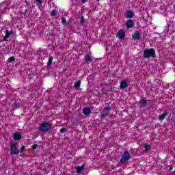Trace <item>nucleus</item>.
<instances>
[{
	"label": "nucleus",
	"instance_id": "nucleus-9",
	"mask_svg": "<svg viewBox=\"0 0 175 175\" xmlns=\"http://www.w3.org/2000/svg\"><path fill=\"white\" fill-rule=\"evenodd\" d=\"M132 38L134 40H139L140 39V32L135 31L134 33L132 34Z\"/></svg>",
	"mask_w": 175,
	"mask_h": 175
},
{
	"label": "nucleus",
	"instance_id": "nucleus-23",
	"mask_svg": "<svg viewBox=\"0 0 175 175\" xmlns=\"http://www.w3.org/2000/svg\"><path fill=\"white\" fill-rule=\"evenodd\" d=\"M14 107L16 109H18V107H20V104H19V103H14Z\"/></svg>",
	"mask_w": 175,
	"mask_h": 175
},
{
	"label": "nucleus",
	"instance_id": "nucleus-16",
	"mask_svg": "<svg viewBox=\"0 0 175 175\" xmlns=\"http://www.w3.org/2000/svg\"><path fill=\"white\" fill-rule=\"evenodd\" d=\"M146 105H147V100H141L139 101L140 107H145Z\"/></svg>",
	"mask_w": 175,
	"mask_h": 175
},
{
	"label": "nucleus",
	"instance_id": "nucleus-20",
	"mask_svg": "<svg viewBox=\"0 0 175 175\" xmlns=\"http://www.w3.org/2000/svg\"><path fill=\"white\" fill-rule=\"evenodd\" d=\"M16 59V57H14V56H12L8 58V62H13L14 60Z\"/></svg>",
	"mask_w": 175,
	"mask_h": 175
},
{
	"label": "nucleus",
	"instance_id": "nucleus-11",
	"mask_svg": "<svg viewBox=\"0 0 175 175\" xmlns=\"http://www.w3.org/2000/svg\"><path fill=\"white\" fill-rule=\"evenodd\" d=\"M128 87V82L126 81L123 80L120 82V88L121 90H125Z\"/></svg>",
	"mask_w": 175,
	"mask_h": 175
},
{
	"label": "nucleus",
	"instance_id": "nucleus-13",
	"mask_svg": "<svg viewBox=\"0 0 175 175\" xmlns=\"http://www.w3.org/2000/svg\"><path fill=\"white\" fill-rule=\"evenodd\" d=\"M135 16V13L129 10L126 12V18H132Z\"/></svg>",
	"mask_w": 175,
	"mask_h": 175
},
{
	"label": "nucleus",
	"instance_id": "nucleus-18",
	"mask_svg": "<svg viewBox=\"0 0 175 175\" xmlns=\"http://www.w3.org/2000/svg\"><path fill=\"white\" fill-rule=\"evenodd\" d=\"M144 146L145 151H148V150H151V146H150L149 144H144Z\"/></svg>",
	"mask_w": 175,
	"mask_h": 175
},
{
	"label": "nucleus",
	"instance_id": "nucleus-6",
	"mask_svg": "<svg viewBox=\"0 0 175 175\" xmlns=\"http://www.w3.org/2000/svg\"><path fill=\"white\" fill-rule=\"evenodd\" d=\"M117 38L124 39V38H125V31L122 29H120L117 33Z\"/></svg>",
	"mask_w": 175,
	"mask_h": 175
},
{
	"label": "nucleus",
	"instance_id": "nucleus-3",
	"mask_svg": "<svg viewBox=\"0 0 175 175\" xmlns=\"http://www.w3.org/2000/svg\"><path fill=\"white\" fill-rule=\"evenodd\" d=\"M131 159V154H129V152L128 150H126L123 152V154L121 156L120 162L122 165L126 163Z\"/></svg>",
	"mask_w": 175,
	"mask_h": 175
},
{
	"label": "nucleus",
	"instance_id": "nucleus-2",
	"mask_svg": "<svg viewBox=\"0 0 175 175\" xmlns=\"http://www.w3.org/2000/svg\"><path fill=\"white\" fill-rule=\"evenodd\" d=\"M155 49H149L144 51V58H155Z\"/></svg>",
	"mask_w": 175,
	"mask_h": 175
},
{
	"label": "nucleus",
	"instance_id": "nucleus-24",
	"mask_svg": "<svg viewBox=\"0 0 175 175\" xmlns=\"http://www.w3.org/2000/svg\"><path fill=\"white\" fill-rule=\"evenodd\" d=\"M62 23L65 25V24H66V18L64 17L62 18Z\"/></svg>",
	"mask_w": 175,
	"mask_h": 175
},
{
	"label": "nucleus",
	"instance_id": "nucleus-7",
	"mask_svg": "<svg viewBox=\"0 0 175 175\" xmlns=\"http://www.w3.org/2000/svg\"><path fill=\"white\" fill-rule=\"evenodd\" d=\"M134 25H135V23L133 22V20H132V19L128 20L126 23V27L129 29L131 28H133Z\"/></svg>",
	"mask_w": 175,
	"mask_h": 175
},
{
	"label": "nucleus",
	"instance_id": "nucleus-19",
	"mask_svg": "<svg viewBox=\"0 0 175 175\" xmlns=\"http://www.w3.org/2000/svg\"><path fill=\"white\" fill-rule=\"evenodd\" d=\"M53 57L52 56L49 57V61H48V66H50V65L53 64Z\"/></svg>",
	"mask_w": 175,
	"mask_h": 175
},
{
	"label": "nucleus",
	"instance_id": "nucleus-8",
	"mask_svg": "<svg viewBox=\"0 0 175 175\" xmlns=\"http://www.w3.org/2000/svg\"><path fill=\"white\" fill-rule=\"evenodd\" d=\"M82 113L84 114V116H90L92 111H91V108L85 107L83 109Z\"/></svg>",
	"mask_w": 175,
	"mask_h": 175
},
{
	"label": "nucleus",
	"instance_id": "nucleus-17",
	"mask_svg": "<svg viewBox=\"0 0 175 175\" xmlns=\"http://www.w3.org/2000/svg\"><path fill=\"white\" fill-rule=\"evenodd\" d=\"M80 85H81V81H78L74 85L75 88H80Z\"/></svg>",
	"mask_w": 175,
	"mask_h": 175
},
{
	"label": "nucleus",
	"instance_id": "nucleus-28",
	"mask_svg": "<svg viewBox=\"0 0 175 175\" xmlns=\"http://www.w3.org/2000/svg\"><path fill=\"white\" fill-rule=\"evenodd\" d=\"M38 148V144H34L31 146L32 150H36Z\"/></svg>",
	"mask_w": 175,
	"mask_h": 175
},
{
	"label": "nucleus",
	"instance_id": "nucleus-26",
	"mask_svg": "<svg viewBox=\"0 0 175 175\" xmlns=\"http://www.w3.org/2000/svg\"><path fill=\"white\" fill-rule=\"evenodd\" d=\"M25 151V146H22L21 148V152H24Z\"/></svg>",
	"mask_w": 175,
	"mask_h": 175
},
{
	"label": "nucleus",
	"instance_id": "nucleus-32",
	"mask_svg": "<svg viewBox=\"0 0 175 175\" xmlns=\"http://www.w3.org/2000/svg\"><path fill=\"white\" fill-rule=\"evenodd\" d=\"M96 1H100V0H96Z\"/></svg>",
	"mask_w": 175,
	"mask_h": 175
},
{
	"label": "nucleus",
	"instance_id": "nucleus-33",
	"mask_svg": "<svg viewBox=\"0 0 175 175\" xmlns=\"http://www.w3.org/2000/svg\"><path fill=\"white\" fill-rule=\"evenodd\" d=\"M174 8L175 9V5H174Z\"/></svg>",
	"mask_w": 175,
	"mask_h": 175
},
{
	"label": "nucleus",
	"instance_id": "nucleus-15",
	"mask_svg": "<svg viewBox=\"0 0 175 175\" xmlns=\"http://www.w3.org/2000/svg\"><path fill=\"white\" fill-rule=\"evenodd\" d=\"M85 167V165H84L78 166L77 167V173H80L81 172H83V170H84Z\"/></svg>",
	"mask_w": 175,
	"mask_h": 175
},
{
	"label": "nucleus",
	"instance_id": "nucleus-25",
	"mask_svg": "<svg viewBox=\"0 0 175 175\" xmlns=\"http://www.w3.org/2000/svg\"><path fill=\"white\" fill-rule=\"evenodd\" d=\"M60 133H65L66 132V129L62 128L59 130Z\"/></svg>",
	"mask_w": 175,
	"mask_h": 175
},
{
	"label": "nucleus",
	"instance_id": "nucleus-31",
	"mask_svg": "<svg viewBox=\"0 0 175 175\" xmlns=\"http://www.w3.org/2000/svg\"><path fill=\"white\" fill-rule=\"evenodd\" d=\"M87 2V0H82V3H85Z\"/></svg>",
	"mask_w": 175,
	"mask_h": 175
},
{
	"label": "nucleus",
	"instance_id": "nucleus-27",
	"mask_svg": "<svg viewBox=\"0 0 175 175\" xmlns=\"http://www.w3.org/2000/svg\"><path fill=\"white\" fill-rule=\"evenodd\" d=\"M85 22V19H84V16H82L81 19V24L83 25L84 24Z\"/></svg>",
	"mask_w": 175,
	"mask_h": 175
},
{
	"label": "nucleus",
	"instance_id": "nucleus-10",
	"mask_svg": "<svg viewBox=\"0 0 175 175\" xmlns=\"http://www.w3.org/2000/svg\"><path fill=\"white\" fill-rule=\"evenodd\" d=\"M85 64H91L92 62V58L89 54L85 55Z\"/></svg>",
	"mask_w": 175,
	"mask_h": 175
},
{
	"label": "nucleus",
	"instance_id": "nucleus-29",
	"mask_svg": "<svg viewBox=\"0 0 175 175\" xmlns=\"http://www.w3.org/2000/svg\"><path fill=\"white\" fill-rule=\"evenodd\" d=\"M8 38H9V37H8L7 36H4L3 38V42H6V40H8Z\"/></svg>",
	"mask_w": 175,
	"mask_h": 175
},
{
	"label": "nucleus",
	"instance_id": "nucleus-14",
	"mask_svg": "<svg viewBox=\"0 0 175 175\" xmlns=\"http://www.w3.org/2000/svg\"><path fill=\"white\" fill-rule=\"evenodd\" d=\"M20 139H21V133H18V132H16L14 134V140H20Z\"/></svg>",
	"mask_w": 175,
	"mask_h": 175
},
{
	"label": "nucleus",
	"instance_id": "nucleus-4",
	"mask_svg": "<svg viewBox=\"0 0 175 175\" xmlns=\"http://www.w3.org/2000/svg\"><path fill=\"white\" fill-rule=\"evenodd\" d=\"M10 150V155H18L20 154V150H18L16 144H11Z\"/></svg>",
	"mask_w": 175,
	"mask_h": 175
},
{
	"label": "nucleus",
	"instance_id": "nucleus-22",
	"mask_svg": "<svg viewBox=\"0 0 175 175\" xmlns=\"http://www.w3.org/2000/svg\"><path fill=\"white\" fill-rule=\"evenodd\" d=\"M12 33H13V32L12 31H6V33H5V36H7L8 38L10 37V36L12 35Z\"/></svg>",
	"mask_w": 175,
	"mask_h": 175
},
{
	"label": "nucleus",
	"instance_id": "nucleus-1",
	"mask_svg": "<svg viewBox=\"0 0 175 175\" xmlns=\"http://www.w3.org/2000/svg\"><path fill=\"white\" fill-rule=\"evenodd\" d=\"M52 129L53 124H51L49 122H44L40 124L38 129L40 132H42V133H44V132H49V131H51Z\"/></svg>",
	"mask_w": 175,
	"mask_h": 175
},
{
	"label": "nucleus",
	"instance_id": "nucleus-12",
	"mask_svg": "<svg viewBox=\"0 0 175 175\" xmlns=\"http://www.w3.org/2000/svg\"><path fill=\"white\" fill-rule=\"evenodd\" d=\"M169 113H167V111H164L163 114H161L159 116V120H160V121H163L164 118H166V116H168Z\"/></svg>",
	"mask_w": 175,
	"mask_h": 175
},
{
	"label": "nucleus",
	"instance_id": "nucleus-5",
	"mask_svg": "<svg viewBox=\"0 0 175 175\" xmlns=\"http://www.w3.org/2000/svg\"><path fill=\"white\" fill-rule=\"evenodd\" d=\"M111 109L109 107H105L103 112L100 113V117L101 120H104V118H106L107 116H109V112L110 111Z\"/></svg>",
	"mask_w": 175,
	"mask_h": 175
},
{
	"label": "nucleus",
	"instance_id": "nucleus-34",
	"mask_svg": "<svg viewBox=\"0 0 175 175\" xmlns=\"http://www.w3.org/2000/svg\"><path fill=\"white\" fill-rule=\"evenodd\" d=\"M0 12H1V8H0Z\"/></svg>",
	"mask_w": 175,
	"mask_h": 175
},
{
	"label": "nucleus",
	"instance_id": "nucleus-30",
	"mask_svg": "<svg viewBox=\"0 0 175 175\" xmlns=\"http://www.w3.org/2000/svg\"><path fill=\"white\" fill-rule=\"evenodd\" d=\"M36 1L40 3V5H42V3H43V1H42V0H36Z\"/></svg>",
	"mask_w": 175,
	"mask_h": 175
},
{
	"label": "nucleus",
	"instance_id": "nucleus-21",
	"mask_svg": "<svg viewBox=\"0 0 175 175\" xmlns=\"http://www.w3.org/2000/svg\"><path fill=\"white\" fill-rule=\"evenodd\" d=\"M51 16L53 17H54V16H57V11L55 10H52L51 12Z\"/></svg>",
	"mask_w": 175,
	"mask_h": 175
}]
</instances>
